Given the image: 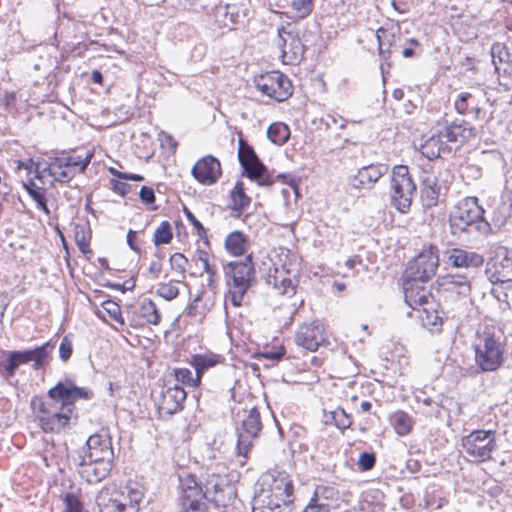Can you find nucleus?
Returning <instances> with one entry per match:
<instances>
[{
	"label": "nucleus",
	"instance_id": "f3484780",
	"mask_svg": "<svg viewBox=\"0 0 512 512\" xmlns=\"http://www.w3.org/2000/svg\"><path fill=\"white\" fill-rule=\"evenodd\" d=\"M80 458L113 462L114 452L110 436L107 433L91 435Z\"/></svg>",
	"mask_w": 512,
	"mask_h": 512
},
{
	"label": "nucleus",
	"instance_id": "4c0bfd02",
	"mask_svg": "<svg viewBox=\"0 0 512 512\" xmlns=\"http://www.w3.org/2000/svg\"><path fill=\"white\" fill-rule=\"evenodd\" d=\"M443 134L440 132L437 136H432L421 146V153L428 159L440 157L443 141Z\"/></svg>",
	"mask_w": 512,
	"mask_h": 512
},
{
	"label": "nucleus",
	"instance_id": "13d9d810",
	"mask_svg": "<svg viewBox=\"0 0 512 512\" xmlns=\"http://www.w3.org/2000/svg\"><path fill=\"white\" fill-rule=\"evenodd\" d=\"M201 299H202V293L197 294L196 297L192 300V302L186 309L187 316L195 317V318H199V319H201L204 316V314H205L204 310L200 311L198 309V303L201 301Z\"/></svg>",
	"mask_w": 512,
	"mask_h": 512
},
{
	"label": "nucleus",
	"instance_id": "2f4dec72",
	"mask_svg": "<svg viewBox=\"0 0 512 512\" xmlns=\"http://www.w3.org/2000/svg\"><path fill=\"white\" fill-rule=\"evenodd\" d=\"M251 286V281L246 279H240L237 277H232V283L229 284L228 294L226 295V300H230L231 303L238 307L242 304L245 293L248 291Z\"/></svg>",
	"mask_w": 512,
	"mask_h": 512
},
{
	"label": "nucleus",
	"instance_id": "c85d7f7f",
	"mask_svg": "<svg viewBox=\"0 0 512 512\" xmlns=\"http://www.w3.org/2000/svg\"><path fill=\"white\" fill-rule=\"evenodd\" d=\"M376 38L378 41L379 56L384 61L389 60L392 54L391 48L396 41V31L394 29L380 27L376 30Z\"/></svg>",
	"mask_w": 512,
	"mask_h": 512
},
{
	"label": "nucleus",
	"instance_id": "a18cd8bd",
	"mask_svg": "<svg viewBox=\"0 0 512 512\" xmlns=\"http://www.w3.org/2000/svg\"><path fill=\"white\" fill-rule=\"evenodd\" d=\"M156 294L167 301H171L177 298L179 295V289L176 282H163L158 284Z\"/></svg>",
	"mask_w": 512,
	"mask_h": 512
},
{
	"label": "nucleus",
	"instance_id": "393cba45",
	"mask_svg": "<svg viewBox=\"0 0 512 512\" xmlns=\"http://www.w3.org/2000/svg\"><path fill=\"white\" fill-rule=\"evenodd\" d=\"M437 283L444 291L455 292L461 296H467L470 293V281L464 275L446 274L437 279Z\"/></svg>",
	"mask_w": 512,
	"mask_h": 512
},
{
	"label": "nucleus",
	"instance_id": "e2e57ef3",
	"mask_svg": "<svg viewBox=\"0 0 512 512\" xmlns=\"http://www.w3.org/2000/svg\"><path fill=\"white\" fill-rule=\"evenodd\" d=\"M64 157L70 158L73 162H75V164H73V168L75 171H76V168L79 167V171L83 172L86 169V167L89 165L91 158H92V154L87 153L84 158H81L80 156H77V157L64 156Z\"/></svg>",
	"mask_w": 512,
	"mask_h": 512
},
{
	"label": "nucleus",
	"instance_id": "6e6552de",
	"mask_svg": "<svg viewBox=\"0 0 512 512\" xmlns=\"http://www.w3.org/2000/svg\"><path fill=\"white\" fill-rule=\"evenodd\" d=\"M391 189L392 202L396 209L401 213L408 212L416 192V185L409 174L407 166L398 165L393 168Z\"/></svg>",
	"mask_w": 512,
	"mask_h": 512
},
{
	"label": "nucleus",
	"instance_id": "ea45409f",
	"mask_svg": "<svg viewBox=\"0 0 512 512\" xmlns=\"http://www.w3.org/2000/svg\"><path fill=\"white\" fill-rule=\"evenodd\" d=\"M268 138L275 144L281 145L290 137V130L283 123H273L267 129Z\"/></svg>",
	"mask_w": 512,
	"mask_h": 512
},
{
	"label": "nucleus",
	"instance_id": "b1692460",
	"mask_svg": "<svg viewBox=\"0 0 512 512\" xmlns=\"http://www.w3.org/2000/svg\"><path fill=\"white\" fill-rule=\"evenodd\" d=\"M73 164L75 162L70 158H65L64 156L55 157L51 159L44 171H47L56 182L68 183L76 175Z\"/></svg>",
	"mask_w": 512,
	"mask_h": 512
},
{
	"label": "nucleus",
	"instance_id": "09e8293b",
	"mask_svg": "<svg viewBox=\"0 0 512 512\" xmlns=\"http://www.w3.org/2000/svg\"><path fill=\"white\" fill-rule=\"evenodd\" d=\"M175 377L178 382L187 384L191 387H197L200 384L201 377L198 373L193 377L192 371L188 368L175 369Z\"/></svg>",
	"mask_w": 512,
	"mask_h": 512
},
{
	"label": "nucleus",
	"instance_id": "5fc2aeb1",
	"mask_svg": "<svg viewBox=\"0 0 512 512\" xmlns=\"http://www.w3.org/2000/svg\"><path fill=\"white\" fill-rule=\"evenodd\" d=\"M187 263H188L187 258L181 253H174L170 257L171 268L173 270L179 272L182 275H184L186 272Z\"/></svg>",
	"mask_w": 512,
	"mask_h": 512
},
{
	"label": "nucleus",
	"instance_id": "6e6d98bb",
	"mask_svg": "<svg viewBox=\"0 0 512 512\" xmlns=\"http://www.w3.org/2000/svg\"><path fill=\"white\" fill-rule=\"evenodd\" d=\"M491 55L493 59V63L495 65V69L498 71L499 67L496 62V57L499 59V62H504L508 59L509 53L507 49L501 44H494L491 48Z\"/></svg>",
	"mask_w": 512,
	"mask_h": 512
},
{
	"label": "nucleus",
	"instance_id": "5701e85b",
	"mask_svg": "<svg viewBox=\"0 0 512 512\" xmlns=\"http://www.w3.org/2000/svg\"><path fill=\"white\" fill-rule=\"evenodd\" d=\"M447 262L455 268H478L483 265L482 255L460 248H451L445 251Z\"/></svg>",
	"mask_w": 512,
	"mask_h": 512
},
{
	"label": "nucleus",
	"instance_id": "aec40b11",
	"mask_svg": "<svg viewBox=\"0 0 512 512\" xmlns=\"http://www.w3.org/2000/svg\"><path fill=\"white\" fill-rule=\"evenodd\" d=\"M324 342V328L316 321L300 326L295 334V343L312 352Z\"/></svg>",
	"mask_w": 512,
	"mask_h": 512
},
{
	"label": "nucleus",
	"instance_id": "c03bdc74",
	"mask_svg": "<svg viewBox=\"0 0 512 512\" xmlns=\"http://www.w3.org/2000/svg\"><path fill=\"white\" fill-rule=\"evenodd\" d=\"M269 283H273L274 288L280 294H289L293 295L295 293V287L291 279L286 277H281L279 275L270 276Z\"/></svg>",
	"mask_w": 512,
	"mask_h": 512
},
{
	"label": "nucleus",
	"instance_id": "0e129e2a",
	"mask_svg": "<svg viewBox=\"0 0 512 512\" xmlns=\"http://www.w3.org/2000/svg\"><path fill=\"white\" fill-rule=\"evenodd\" d=\"M75 241H76V244H77L79 250L83 254L91 253V250L89 249V242H88V239H87L84 231H81V232L76 231Z\"/></svg>",
	"mask_w": 512,
	"mask_h": 512
},
{
	"label": "nucleus",
	"instance_id": "2eb2a0df",
	"mask_svg": "<svg viewBox=\"0 0 512 512\" xmlns=\"http://www.w3.org/2000/svg\"><path fill=\"white\" fill-rule=\"evenodd\" d=\"M262 429V423L260 419V413L257 409H251L246 417L242 420L241 429L238 430V454L246 457L251 446L252 439Z\"/></svg>",
	"mask_w": 512,
	"mask_h": 512
},
{
	"label": "nucleus",
	"instance_id": "423d86ee",
	"mask_svg": "<svg viewBox=\"0 0 512 512\" xmlns=\"http://www.w3.org/2000/svg\"><path fill=\"white\" fill-rule=\"evenodd\" d=\"M475 362L483 372L496 371L504 362V346L498 338L489 333L479 337L474 344Z\"/></svg>",
	"mask_w": 512,
	"mask_h": 512
},
{
	"label": "nucleus",
	"instance_id": "8fccbe9b",
	"mask_svg": "<svg viewBox=\"0 0 512 512\" xmlns=\"http://www.w3.org/2000/svg\"><path fill=\"white\" fill-rule=\"evenodd\" d=\"M331 418L334 419V425L342 431L348 429L352 424L351 416L340 407L332 411Z\"/></svg>",
	"mask_w": 512,
	"mask_h": 512
},
{
	"label": "nucleus",
	"instance_id": "338daca9",
	"mask_svg": "<svg viewBox=\"0 0 512 512\" xmlns=\"http://www.w3.org/2000/svg\"><path fill=\"white\" fill-rule=\"evenodd\" d=\"M391 6L400 14L407 13L410 9L408 0H392Z\"/></svg>",
	"mask_w": 512,
	"mask_h": 512
},
{
	"label": "nucleus",
	"instance_id": "864d4df0",
	"mask_svg": "<svg viewBox=\"0 0 512 512\" xmlns=\"http://www.w3.org/2000/svg\"><path fill=\"white\" fill-rule=\"evenodd\" d=\"M102 307L109 314V316L117 321L120 325L125 324V321L121 315V308L119 304L112 300H107L103 302Z\"/></svg>",
	"mask_w": 512,
	"mask_h": 512
},
{
	"label": "nucleus",
	"instance_id": "680f3d73",
	"mask_svg": "<svg viewBox=\"0 0 512 512\" xmlns=\"http://www.w3.org/2000/svg\"><path fill=\"white\" fill-rule=\"evenodd\" d=\"M184 214L187 218V220L193 225L194 229L196 230L197 234L201 237L205 234V229L201 222L194 216V214L186 207H184Z\"/></svg>",
	"mask_w": 512,
	"mask_h": 512
},
{
	"label": "nucleus",
	"instance_id": "f8f14e48",
	"mask_svg": "<svg viewBox=\"0 0 512 512\" xmlns=\"http://www.w3.org/2000/svg\"><path fill=\"white\" fill-rule=\"evenodd\" d=\"M89 392L83 388L75 386L70 381L58 382L54 387L48 390V399L53 405L61 406L62 409L72 410L73 404L78 399H88Z\"/></svg>",
	"mask_w": 512,
	"mask_h": 512
},
{
	"label": "nucleus",
	"instance_id": "7ed1b4c3",
	"mask_svg": "<svg viewBox=\"0 0 512 512\" xmlns=\"http://www.w3.org/2000/svg\"><path fill=\"white\" fill-rule=\"evenodd\" d=\"M484 214L485 210L479 205L478 198L466 197L460 200L449 215L451 234L457 237L471 233L488 235L492 224L485 219Z\"/></svg>",
	"mask_w": 512,
	"mask_h": 512
},
{
	"label": "nucleus",
	"instance_id": "c9c22d12",
	"mask_svg": "<svg viewBox=\"0 0 512 512\" xmlns=\"http://www.w3.org/2000/svg\"><path fill=\"white\" fill-rule=\"evenodd\" d=\"M22 186L27 191L29 196L37 203L38 208L49 215L50 211L45 200V190L41 187H38L33 180L28 182L22 181Z\"/></svg>",
	"mask_w": 512,
	"mask_h": 512
},
{
	"label": "nucleus",
	"instance_id": "412c9836",
	"mask_svg": "<svg viewBox=\"0 0 512 512\" xmlns=\"http://www.w3.org/2000/svg\"><path fill=\"white\" fill-rule=\"evenodd\" d=\"M191 173L198 182L212 185L221 176V165L217 158L207 155L196 162Z\"/></svg>",
	"mask_w": 512,
	"mask_h": 512
},
{
	"label": "nucleus",
	"instance_id": "79ce46f5",
	"mask_svg": "<svg viewBox=\"0 0 512 512\" xmlns=\"http://www.w3.org/2000/svg\"><path fill=\"white\" fill-rule=\"evenodd\" d=\"M488 101L483 90L475 89L469 92V113L473 112L476 118L481 117L483 105Z\"/></svg>",
	"mask_w": 512,
	"mask_h": 512
},
{
	"label": "nucleus",
	"instance_id": "4468645a",
	"mask_svg": "<svg viewBox=\"0 0 512 512\" xmlns=\"http://www.w3.org/2000/svg\"><path fill=\"white\" fill-rule=\"evenodd\" d=\"M279 43L283 63L296 64L304 58L305 46L297 32L279 29Z\"/></svg>",
	"mask_w": 512,
	"mask_h": 512
},
{
	"label": "nucleus",
	"instance_id": "4be33fe9",
	"mask_svg": "<svg viewBox=\"0 0 512 512\" xmlns=\"http://www.w3.org/2000/svg\"><path fill=\"white\" fill-rule=\"evenodd\" d=\"M386 171L387 167L382 164L364 166L358 170L356 175L349 179V186L357 190L371 189Z\"/></svg>",
	"mask_w": 512,
	"mask_h": 512
},
{
	"label": "nucleus",
	"instance_id": "72a5a7b5",
	"mask_svg": "<svg viewBox=\"0 0 512 512\" xmlns=\"http://www.w3.org/2000/svg\"><path fill=\"white\" fill-rule=\"evenodd\" d=\"M498 257L499 261L494 264L496 280H512V249H504Z\"/></svg>",
	"mask_w": 512,
	"mask_h": 512
},
{
	"label": "nucleus",
	"instance_id": "1a4fd4ad",
	"mask_svg": "<svg viewBox=\"0 0 512 512\" xmlns=\"http://www.w3.org/2000/svg\"><path fill=\"white\" fill-rule=\"evenodd\" d=\"M462 448L473 461L482 463L491 459L496 449V440L492 430H475L462 438Z\"/></svg>",
	"mask_w": 512,
	"mask_h": 512
},
{
	"label": "nucleus",
	"instance_id": "a878e982",
	"mask_svg": "<svg viewBox=\"0 0 512 512\" xmlns=\"http://www.w3.org/2000/svg\"><path fill=\"white\" fill-rule=\"evenodd\" d=\"M512 215V193L502 194L500 199L495 202L491 221L495 227H502Z\"/></svg>",
	"mask_w": 512,
	"mask_h": 512
},
{
	"label": "nucleus",
	"instance_id": "0eeeda50",
	"mask_svg": "<svg viewBox=\"0 0 512 512\" xmlns=\"http://www.w3.org/2000/svg\"><path fill=\"white\" fill-rule=\"evenodd\" d=\"M31 405L42 429L46 432H59L70 421L72 410L62 409L61 406L53 405L41 397H34Z\"/></svg>",
	"mask_w": 512,
	"mask_h": 512
},
{
	"label": "nucleus",
	"instance_id": "052dcab7",
	"mask_svg": "<svg viewBox=\"0 0 512 512\" xmlns=\"http://www.w3.org/2000/svg\"><path fill=\"white\" fill-rule=\"evenodd\" d=\"M72 352L73 348L71 341L67 337H64L59 346L60 359L62 361H67L71 357Z\"/></svg>",
	"mask_w": 512,
	"mask_h": 512
},
{
	"label": "nucleus",
	"instance_id": "69168bd1",
	"mask_svg": "<svg viewBox=\"0 0 512 512\" xmlns=\"http://www.w3.org/2000/svg\"><path fill=\"white\" fill-rule=\"evenodd\" d=\"M139 197L144 203L148 205L153 204L155 202L154 190L147 186L141 187Z\"/></svg>",
	"mask_w": 512,
	"mask_h": 512
},
{
	"label": "nucleus",
	"instance_id": "6ab92c4d",
	"mask_svg": "<svg viewBox=\"0 0 512 512\" xmlns=\"http://www.w3.org/2000/svg\"><path fill=\"white\" fill-rule=\"evenodd\" d=\"M113 466V462L81 458L78 463V474L89 484H96L105 479Z\"/></svg>",
	"mask_w": 512,
	"mask_h": 512
},
{
	"label": "nucleus",
	"instance_id": "37998d69",
	"mask_svg": "<svg viewBox=\"0 0 512 512\" xmlns=\"http://www.w3.org/2000/svg\"><path fill=\"white\" fill-rule=\"evenodd\" d=\"M496 283L497 287L494 289L496 297L512 307V280L497 279Z\"/></svg>",
	"mask_w": 512,
	"mask_h": 512
},
{
	"label": "nucleus",
	"instance_id": "de8ad7c7",
	"mask_svg": "<svg viewBox=\"0 0 512 512\" xmlns=\"http://www.w3.org/2000/svg\"><path fill=\"white\" fill-rule=\"evenodd\" d=\"M173 234L171 225L168 221H163L154 233V243L159 246L168 244L172 240Z\"/></svg>",
	"mask_w": 512,
	"mask_h": 512
},
{
	"label": "nucleus",
	"instance_id": "20e7f679",
	"mask_svg": "<svg viewBox=\"0 0 512 512\" xmlns=\"http://www.w3.org/2000/svg\"><path fill=\"white\" fill-rule=\"evenodd\" d=\"M142 492L131 485L122 488L107 484L97 494L96 504L100 512H138Z\"/></svg>",
	"mask_w": 512,
	"mask_h": 512
},
{
	"label": "nucleus",
	"instance_id": "f704fd0d",
	"mask_svg": "<svg viewBox=\"0 0 512 512\" xmlns=\"http://www.w3.org/2000/svg\"><path fill=\"white\" fill-rule=\"evenodd\" d=\"M226 269L230 270L232 277L252 281L255 271L251 262V257H247L244 262H230Z\"/></svg>",
	"mask_w": 512,
	"mask_h": 512
},
{
	"label": "nucleus",
	"instance_id": "ddd939ff",
	"mask_svg": "<svg viewBox=\"0 0 512 512\" xmlns=\"http://www.w3.org/2000/svg\"><path fill=\"white\" fill-rule=\"evenodd\" d=\"M238 158L247 176L258 181L260 185H270L264 175L265 167L260 162L253 148L249 146L243 139L239 140Z\"/></svg>",
	"mask_w": 512,
	"mask_h": 512
},
{
	"label": "nucleus",
	"instance_id": "a211bd4d",
	"mask_svg": "<svg viewBox=\"0 0 512 512\" xmlns=\"http://www.w3.org/2000/svg\"><path fill=\"white\" fill-rule=\"evenodd\" d=\"M419 281L403 279V292L406 304L414 311L425 306H432L433 297Z\"/></svg>",
	"mask_w": 512,
	"mask_h": 512
},
{
	"label": "nucleus",
	"instance_id": "4d7b16f0",
	"mask_svg": "<svg viewBox=\"0 0 512 512\" xmlns=\"http://www.w3.org/2000/svg\"><path fill=\"white\" fill-rule=\"evenodd\" d=\"M454 106L460 114L469 113V92L459 93L455 99Z\"/></svg>",
	"mask_w": 512,
	"mask_h": 512
},
{
	"label": "nucleus",
	"instance_id": "9b49d317",
	"mask_svg": "<svg viewBox=\"0 0 512 512\" xmlns=\"http://www.w3.org/2000/svg\"><path fill=\"white\" fill-rule=\"evenodd\" d=\"M254 83L262 94L278 102H282L292 95L290 80L279 71L260 74L254 78Z\"/></svg>",
	"mask_w": 512,
	"mask_h": 512
},
{
	"label": "nucleus",
	"instance_id": "a19ab883",
	"mask_svg": "<svg viewBox=\"0 0 512 512\" xmlns=\"http://www.w3.org/2000/svg\"><path fill=\"white\" fill-rule=\"evenodd\" d=\"M226 249L234 256L242 255L245 252L246 241L242 233H230L225 241Z\"/></svg>",
	"mask_w": 512,
	"mask_h": 512
},
{
	"label": "nucleus",
	"instance_id": "58836bf2",
	"mask_svg": "<svg viewBox=\"0 0 512 512\" xmlns=\"http://www.w3.org/2000/svg\"><path fill=\"white\" fill-rule=\"evenodd\" d=\"M139 314L149 324L158 325L161 320V316L158 312L156 304L148 298H145L139 306Z\"/></svg>",
	"mask_w": 512,
	"mask_h": 512
},
{
	"label": "nucleus",
	"instance_id": "f03ea898",
	"mask_svg": "<svg viewBox=\"0 0 512 512\" xmlns=\"http://www.w3.org/2000/svg\"><path fill=\"white\" fill-rule=\"evenodd\" d=\"M292 493L293 483L285 471H267L256 482L252 511L290 512Z\"/></svg>",
	"mask_w": 512,
	"mask_h": 512
},
{
	"label": "nucleus",
	"instance_id": "c756f323",
	"mask_svg": "<svg viewBox=\"0 0 512 512\" xmlns=\"http://www.w3.org/2000/svg\"><path fill=\"white\" fill-rule=\"evenodd\" d=\"M333 494L334 490L331 488L317 487L314 496L304 508L303 512H330L329 504L326 501L328 497L333 496Z\"/></svg>",
	"mask_w": 512,
	"mask_h": 512
},
{
	"label": "nucleus",
	"instance_id": "dca6fc26",
	"mask_svg": "<svg viewBox=\"0 0 512 512\" xmlns=\"http://www.w3.org/2000/svg\"><path fill=\"white\" fill-rule=\"evenodd\" d=\"M186 397L185 390L179 385L163 387L156 399L159 414L162 417H169L180 411L183 408Z\"/></svg>",
	"mask_w": 512,
	"mask_h": 512
},
{
	"label": "nucleus",
	"instance_id": "473e14b6",
	"mask_svg": "<svg viewBox=\"0 0 512 512\" xmlns=\"http://www.w3.org/2000/svg\"><path fill=\"white\" fill-rule=\"evenodd\" d=\"M222 357L218 354L208 352L204 354H196L192 357L191 364L194 367L196 373L202 377L203 373L219 364Z\"/></svg>",
	"mask_w": 512,
	"mask_h": 512
},
{
	"label": "nucleus",
	"instance_id": "bb28decb",
	"mask_svg": "<svg viewBox=\"0 0 512 512\" xmlns=\"http://www.w3.org/2000/svg\"><path fill=\"white\" fill-rule=\"evenodd\" d=\"M441 186L433 174H428L422 179L421 199L425 207H434L439 201Z\"/></svg>",
	"mask_w": 512,
	"mask_h": 512
},
{
	"label": "nucleus",
	"instance_id": "9d476101",
	"mask_svg": "<svg viewBox=\"0 0 512 512\" xmlns=\"http://www.w3.org/2000/svg\"><path fill=\"white\" fill-rule=\"evenodd\" d=\"M438 266V249L435 246H429L409 262L404 271L403 279L425 283L435 275Z\"/></svg>",
	"mask_w": 512,
	"mask_h": 512
},
{
	"label": "nucleus",
	"instance_id": "3c124183",
	"mask_svg": "<svg viewBox=\"0 0 512 512\" xmlns=\"http://www.w3.org/2000/svg\"><path fill=\"white\" fill-rule=\"evenodd\" d=\"M291 7L298 18H305L312 11L313 0H292Z\"/></svg>",
	"mask_w": 512,
	"mask_h": 512
},
{
	"label": "nucleus",
	"instance_id": "39448f33",
	"mask_svg": "<svg viewBox=\"0 0 512 512\" xmlns=\"http://www.w3.org/2000/svg\"><path fill=\"white\" fill-rule=\"evenodd\" d=\"M52 350L53 345L50 342H46L34 349L9 352L6 360L0 363V373L4 378L9 379L15 375L20 365L29 362H33L34 369H40L45 364Z\"/></svg>",
	"mask_w": 512,
	"mask_h": 512
},
{
	"label": "nucleus",
	"instance_id": "cd10ccee",
	"mask_svg": "<svg viewBox=\"0 0 512 512\" xmlns=\"http://www.w3.org/2000/svg\"><path fill=\"white\" fill-rule=\"evenodd\" d=\"M447 142H465L474 136V128L465 121L452 123L441 132Z\"/></svg>",
	"mask_w": 512,
	"mask_h": 512
},
{
	"label": "nucleus",
	"instance_id": "f257e3e1",
	"mask_svg": "<svg viewBox=\"0 0 512 512\" xmlns=\"http://www.w3.org/2000/svg\"><path fill=\"white\" fill-rule=\"evenodd\" d=\"M204 487L203 490L192 475L180 478V501L183 512H204V498L222 507L233 504L236 499V489L228 479L224 463L207 466Z\"/></svg>",
	"mask_w": 512,
	"mask_h": 512
},
{
	"label": "nucleus",
	"instance_id": "7c9ffc66",
	"mask_svg": "<svg viewBox=\"0 0 512 512\" xmlns=\"http://www.w3.org/2000/svg\"><path fill=\"white\" fill-rule=\"evenodd\" d=\"M417 313V317L419 318L423 327L432 332L440 331L442 326V318L434 309V301L432 302V306H425L421 309H418Z\"/></svg>",
	"mask_w": 512,
	"mask_h": 512
},
{
	"label": "nucleus",
	"instance_id": "603ef678",
	"mask_svg": "<svg viewBox=\"0 0 512 512\" xmlns=\"http://www.w3.org/2000/svg\"><path fill=\"white\" fill-rule=\"evenodd\" d=\"M198 260L202 263L203 270L208 274V286L214 287V276L216 275V268L209 263L208 254L204 251H200L198 254Z\"/></svg>",
	"mask_w": 512,
	"mask_h": 512
},
{
	"label": "nucleus",
	"instance_id": "774afa93",
	"mask_svg": "<svg viewBox=\"0 0 512 512\" xmlns=\"http://www.w3.org/2000/svg\"><path fill=\"white\" fill-rule=\"evenodd\" d=\"M149 273L153 276V278H158L160 273L162 272V263L159 260H153L149 265Z\"/></svg>",
	"mask_w": 512,
	"mask_h": 512
},
{
	"label": "nucleus",
	"instance_id": "bf43d9fd",
	"mask_svg": "<svg viewBox=\"0 0 512 512\" xmlns=\"http://www.w3.org/2000/svg\"><path fill=\"white\" fill-rule=\"evenodd\" d=\"M375 455L373 453L364 452L360 455L358 464L362 471H368L375 465Z\"/></svg>",
	"mask_w": 512,
	"mask_h": 512
},
{
	"label": "nucleus",
	"instance_id": "e433bc0d",
	"mask_svg": "<svg viewBox=\"0 0 512 512\" xmlns=\"http://www.w3.org/2000/svg\"><path fill=\"white\" fill-rule=\"evenodd\" d=\"M232 210L241 212L250 204V198L244 193L243 183L237 182L230 193Z\"/></svg>",
	"mask_w": 512,
	"mask_h": 512
},
{
	"label": "nucleus",
	"instance_id": "49530a36",
	"mask_svg": "<svg viewBox=\"0 0 512 512\" xmlns=\"http://www.w3.org/2000/svg\"><path fill=\"white\" fill-rule=\"evenodd\" d=\"M394 427L399 435H406L412 428L411 418L404 412H397L393 417Z\"/></svg>",
	"mask_w": 512,
	"mask_h": 512
}]
</instances>
